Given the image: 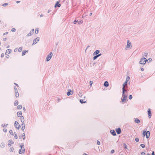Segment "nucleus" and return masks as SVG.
Returning a JSON list of instances; mask_svg holds the SVG:
<instances>
[{
  "instance_id": "nucleus-1",
  "label": "nucleus",
  "mask_w": 155,
  "mask_h": 155,
  "mask_svg": "<svg viewBox=\"0 0 155 155\" xmlns=\"http://www.w3.org/2000/svg\"><path fill=\"white\" fill-rule=\"evenodd\" d=\"M131 42L128 40L127 41V46L125 48V50H127L129 49H130L132 47V46L131 45Z\"/></svg>"
},
{
  "instance_id": "nucleus-2",
  "label": "nucleus",
  "mask_w": 155,
  "mask_h": 155,
  "mask_svg": "<svg viewBox=\"0 0 155 155\" xmlns=\"http://www.w3.org/2000/svg\"><path fill=\"white\" fill-rule=\"evenodd\" d=\"M20 147L21 148V149L19 150V153L20 154H22V153H24L25 151V149H24V145L21 144L20 146Z\"/></svg>"
},
{
  "instance_id": "nucleus-3",
  "label": "nucleus",
  "mask_w": 155,
  "mask_h": 155,
  "mask_svg": "<svg viewBox=\"0 0 155 155\" xmlns=\"http://www.w3.org/2000/svg\"><path fill=\"white\" fill-rule=\"evenodd\" d=\"M147 62V59L145 58H142L140 61L139 63L141 64H144Z\"/></svg>"
},
{
  "instance_id": "nucleus-4",
  "label": "nucleus",
  "mask_w": 155,
  "mask_h": 155,
  "mask_svg": "<svg viewBox=\"0 0 155 155\" xmlns=\"http://www.w3.org/2000/svg\"><path fill=\"white\" fill-rule=\"evenodd\" d=\"M127 97V95L124 94V92L123 91L122 98L121 99L122 102H125L126 100Z\"/></svg>"
},
{
  "instance_id": "nucleus-5",
  "label": "nucleus",
  "mask_w": 155,
  "mask_h": 155,
  "mask_svg": "<svg viewBox=\"0 0 155 155\" xmlns=\"http://www.w3.org/2000/svg\"><path fill=\"white\" fill-rule=\"evenodd\" d=\"M52 55L53 54L52 52H51L50 54L47 56L46 61H49L51 58L52 57Z\"/></svg>"
},
{
  "instance_id": "nucleus-6",
  "label": "nucleus",
  "mask_w": 155,
  "mask_h": 155,
  "mask_svg": "<svg viewBox=\"0 0 155 155\" xmlns=\"http://www.w3.org/2000/svg\"><path fill=\"white\" fill-rule=\"evenodd\" d=\"M127 82H125L123 84V87L122 88L123 91L124 92H125L127 91V90L125 89V87L126 86H127Z\"/></svg>"
},
{
  "instance_id": "nucleus-7",
  "label": "nucleus",
  "mask_w": 155,
  "mask_h": 155,
  "mask_svg": "<svg viewBox=\"0 0 155 155\" xmlns=\"http://www.w3.org/2000/svg\"><path fill=\"white\" fill-rule=\"evenodd\" d=\"M39 38L38 37L36 38L34 40L32 45L35 44L37 43L38 41H39Z\"/></svg>"
},
{
  "instance_id": "nucleus-8",
  "label": "nucleus",
  "mask_w": 155,
  "mask_h": 155,
  "mask_svg": "<svg viewBox=\"0 0 155 155\" xmlns=\"http://www.w3.org/2000/svg\"><path fill=\"white\" fill-rule=\"evenodd\" d=\"M15 127L17 129H19L20 127V125L18 122L16 121L15 122Z\"/></svg>"
},
{
  "instance_id": "nucleus-9",
  "label": "nucleus",
  "mask_w": 155,
  "mask_h": 155,
  "mask_svg": "<svg viewBox=\"0 0 155 155\" xmlns=\"http://www.w3.org/2000/svg\"><path fill=\"white\" fill-rule=\"evenodd\" d=\"M150 132L149 131H148L146 133V136L147 138H148L150 136Z\"/></svg>"
},
{
  "instance_id": "nucleus-10",
  "label": "nucleus",
  "mask_w": 155,
  "mask_h": 155,
  "mask_svg": "<svg viewBox=\"0 0 155 155\" xmlns=\"http://www.w3.org/2000/svg\"><path fill=\"white\" fill-rule=\"evenodd\" d=\"M148 112V117L150 118H151V112L150 111V109H149L147 111Z\"/></svg>"
},
{
  "instance_id": "nucleus-11",
  "label": "nucleus",
  "mask_w": 155,
  "mask_h": 155,
  "mask_svg": "<svg viewBox=\"0 0 155 155\" xmlns=\"http://www.w3.org/2000/svg\"><path fill=\"white\" fill-rule=\"evenodd\" d=\"M25 125L23 123V124H21V129L22 130H24L25 129Z\"/></svg>"
},
{
  "instance_id": "nucleus-12",
  "label": "nucleus",
  "mask_w": 155,
  "mask_h": 155,
  "mask_svg": "<svg viewBox=\"0 0 155 155\" xmlns=\"http://www.w3.org/2000/svg\"><path fill=\"white\" fill-rule=\"evenodd\" d=\"M116 132L117 134H119L121 133V129L120 128H118L116 130Z\"/></svg>"
},
{
  "instance_id": "nucleus-13",
  "label": "nucleus",
  "mask_w": 155,
  "mask_h": 155,
  "mask_svg": "<svg viewBox=\"0 0 155 155\" xmlns=\"http://www.w3.org/2000/svg\"><path fill=\"white\" fill-rule=\"evenodd\" d=\"M110 133L114 136H116V134L114 130H111L110 131Z\"/></svg>"
},
{
  "instance_id": "nucleus-14",
  "label": "nucleus",
  "mask_w": 155,
  "mask_h": 155,
  "mask_svg": "<svg viewBox=\"0 0 155 155\" xmlns=\"http://www.w3.org/2000/svg\"><path fill=\"white\" fill-rule=\"evenodd\" d=\"M100 52V51L99 50H97L96 51H95L93 54V55L94 56L96 55L97 54H99Z\"/></svg>"
},
{
  "instance_id": "nucleus-15",
  "label": "nucleus",
  "mask_w": 155,
  "mask_h": 155,
  "mask_svg": "<svg viewBox=\"0 0 155 155\" xmlns=\"http://www.w3.org/2000/svg\"><path fill=\"white\" fill-rule=\"evenodd\" d=\"M61 4H59V2H57L56 3L54 7L55 8L56 7H60L61 6Z\"/></svg>"
},
{
  "instance_id": "nucleus-16",
  "label": "nucleus",
  "mask_w": 155,
  "mask_h": 155,
  "mask_svg": "<svg viewBox=\"0 0 155 155\" xmlns=\"http://www.w3.org/2000/svg\"><path fill=\"white\" fill-rule=\"evenodd\" d=\"M8 142L9 143L8 144V145L9 147H10L11 146L12 144H13L14 143L13 141L10 140H9Z\"/></svg>"
},
{
  "instance_id": "nucleus-17",
  "label": "nucleus",
  "mask_w": 155,
  "mask_h": 155,
  "mask_svg": "<svg viewBox=\"0 0 155 155\" xmlns=\"http://www.w3.org/2000/svg\"><path fill=\"white\" fill-rule=\"evenodd\" d=\"M11 50L10 49H8L6 51L5 54L6 55L8 54L11 53Z\"/></svg>"
},
{
  "instance_id": "nucleus-18",
  "label": "nucleus",
  "mask_w": 155,
  "mask_h": 155,
  "mask_svg": "<svg viewBox=\"0 0 155 155\" xmlns=\"http://www.w3.org/2000/svg\"><path fill=\"white\" fill-rule=\"evenodd\" d=\"M104 86L106 87H107L109 86V84L108 82L107 81L105 82L104 84Z\"/></svg>"
},
{
  "instance_id": "nucleus-19",
  "label": "nucleus",
  "mask_w": 155,
  "mask_h": 155,
  "mask_svg": "<svg viewBox=\"0 0 155 155\" xmlns=\"http://www.w3.org/2000/svg\"><path fill=\"white\" fill-rule=\"evenodd\" d=\"M135 122L136 123L139 124L140 123V121L138 119L136 118L135 120Z\"/></svg>"
},
{
  "instance_id": "nucleus-20",
  "label": "nucleus",
  "mask_w": 155,
  "mask_h": 155,
  "mask_svg": "<svg viewBox=\"0 0 155 155\" xmlns=\"http://www.w3.org/2000/svg\"><path fill=\"white\" fill-rule=\"evenodd\" d=\"M17 114L18 117H20L22 115V113L21 111H19L17 112Z\"/></svg>"
},
{
  "instance_id": "nucleus-21",
  "label": "nucleus",
  "mask_w": 155,
  "mask_h": 155,
  "mask_svg": "<svg viewBox=\"0 0 155 155\" xmlns=\"http://www.w3.org/2000/svg\"><path fill=\"white\" fill-rule=\"evenodd\" d=\"M21 122L23 123L24 121V118L23 116H22L21 118Z\"/></svg>"
},
{
  "instance_id": "nucleus-22",
  "label": "nucleus",
  "mask_w": 155,
  "mask_h": 155,
  "mask_svg": "<svg viewBox=\"0 0 155 155\" xmlns=\"http://www.w3.org/2000/svg\"><path fill=\"white\" fill-rule=\"evenodd\" d=\"M15 95L16 97H18L19 96V93L18 92H16L15 93Z\"/></svg>"
},
{
  "instance_id": "nucleus-23",
  "label": "nucleus",
  "mask_w": 155,
  "mask_h": 155,
  "mask_svg": "<svg viewBox=\"0 0 155 155\" xmlns=\"http://www.w3.org/2000/svg\"><path fill=\"white\" fill-rule=\"evenodd\" d=\"M22 107V106L21 105H19L17 107V108L18 109H21Z\"/></svg>"
},
{
  "instance_id": "nucleus-24",
  "label": "nucleus",
  "mask_w": 155,
  "mask_h": 155,
  "mask_svg": "<svg viewBox=\"0 0 155 155\" xmlns=\"http://www.w3.org/2000/svg\"><path fill=\"white\" fill-rule=\"evenodd\" d=\"M5 147V143L4 142H2L1 143V147Z\"/></svg>"
},
{
  "instance_id": "nucleus-25",
  "label": "nucleus",
  "mask_w": 155,
  "mask_h": 155,
  "mask_svg": "<svg viewBox=\"0 0 155 155\" xmlns=\"http://www.w3.org/2000/svg\"><path fill=\"white\" fill-rule=\"evenodd\" d=\"M18 101L17 100L15 101V104H14L15 105V106H16L17 105H18Z\"/></svg>"
},
{
  "instance_id": "nucleus-26",
  "label": "nucleus",
  "mask_w": 155,
  "mask_h": 155,
  "mask_svg": "<svg viewBox=\"0 0 155 155\" xmlns=\"http://www.w3.org/2000/svg\"><path fill=\"white\" fill-rule=\"evenodd\" d=\"M130 77L129 76H127V77L126 80V81H125V82H127L130 80Z\"/></svg>"
},
{
  "instance_id": "nucleus-27",
  "label": "nucleus",
  "mask_w": 155,
  "mask_h": 155,
  "mask_svg": "<svg viewBox=\"0 0 155 155\" xmlns=\"http://www.w3.org/2000/svg\"><path fill=\"white\" fill-rule=\"evenodd\" d=\"M22 47H20L19 48L18 51L19 52H21V51L22 50Z\"/></svg>"
},
{
  "instance_id": "nucleus-28",
  "label": "nucleus",
  "mask_w": 155,
  "mask_h": 155,
  "mask_svg": "<svg viewBox=\"0 0 155 155\" xmlns=\"http://www.w3.org/2000/svg\"><path fill=\"white\" fill-rule=\"evenodd\" d=\"M14 136L16 139H17L18 138L17 134L15 132L14 133Z\"/></svg>"
},
{
  "instance_id": "nucleus-29",
  "label": "nucleus",
  "mask_w": 155,
  "mask_h": 155,
  "mask_svg": "<svg viewBox=\"0 0 155 155\" xmlns=\"http://www.w3.org/2000/svg\"><path fill=\"white\" fill-rule=\"evenodd\" d=\"M146 131L145 130H143V136H146Z\"/></svg>"
},
{
  "instance_id": "nucleus-30",
  "label": "nucleus",
  "mask_w": 155,
  "mask_h": 155,
  "mask_svg": "<svg viewBox=\"0 0 155 155\" xmlns=\"http://www.w3.org/2000/svg\"><path fill=\"white\" fill-rule=\"evenodd\" d=\"M26 51H27V52H28V51H22V56H23L25 54V52Z\"/></svg>"
},
{
  "instance_id": "nucleus-31",
  "label": "nucleus",
  "mask_w": 155,
  "mask_h": 155,
  "mask_svg": "<svg viewBox=\"0 0 155 155\" xmlns=\"http://www.w3.org/2000/svg\"><path fill=\"white\" fill-rule=\"evenodd\" d=\"M13 150H14L13 147H10L9 150L11 152H13Z\"/></svg>"
},
{
  "instance_id": "nucleus-32",
  "label": "nucleus",
  "mask_w": 155,
  "mask_h": 155,
  "mask_svg": "<svg viewBox=\"0 0 155 155\" xmlns=\"http://www.w3.org/2000/svg\"><path fill=\"white\" fill-rule=\"evenodd\" d=\"M38 28H36L35 29V33L36 34H38V33L39 31H38Z\"/></svg>"
},
{
  "instance_id": "nucleus-33",
  "label": "nucleus",
  "mask_w": 155,
  "mask_h": 155,
  "mask_svg": "<svg viewBox=\"0 0 155 155\" xmlns=\"http://www.w3.org/2000/svg\"><path fill=\"white\" fill-rule=\"evenodd\" d=\"M80 102L81 104H82V103H85L86 102V101H84L83 100H80Z\"/></svg>"
},
{
  "instance_id": "nucleus-34",
  "label": "nucleus",
  "mask_w": 155,
  "mask_h": 155,
  "mask_svg": "<svg viewBox=\"0 0 155 155\" xmlns=\"http://www.w3.org/2000/svg\"><path fill=\"white\" fill-rule=\"evenodd\" d=\"M135 141L137 142H138L139 141V139L138 137H136L135 138Z\"/></svg>"
},
{
  "instance_id": "nucleus-35",
  "label": "nucleus",
  "mask_w": 155,
  "mask_h": 155,
  "mask_svg": "<svg viewBox=\"0 0 155 155\" xmlns=\"http://www.w3.org/2000/svg\"><path fill=\"white\" fill-rule=\"evenodd\" d=\"M22 137L23 139L24 140L25 138V134L24 133H23L22 134Z\"/></svg>"
},
{
  "instance_id": "nucleus-36",
  "label": "nucleus",
  "mask_w": 155,
  "mask_h": 155,
  "mask_svg": "<svg viewBox=\"0 0 155 155\" xmlns=\"http://www.w3.org/2000/svg\"><path fill=\"white\" fill-rule=\"evenodd\" d=\"M123 145H124V147L125 149H127V145H126V144L125 143H124Z\"/></svg>"
},
{
  "instance_id": "nucleus-37",
  "label": "nucleus",
  "mask_w": 155,
  "mask_h": 155,
  "mask_svg": "<svg viewBox=\"0 0 155 155\" xmlns=\"http://www.w3.org/2000/svg\"><path fill=\"white\" fill-rule=\"evenodd\" d=\"M83 21L82 20H81L78 22V23L79 24H82L83 23Z\"/></svg>"
},
{
  "instance_id": "nucleus-38",
  "label": "nucleus",
  "mask_w": 155,
  "mask_h": 155,
  "mask_svg": "<svg viewBox=\"0 0 155 155\" xmlns=\"http://www.w3.org/2000/svg\"><path fill=\"white\" fill-rule=\"evenodd\" d=\"M140 145L142 147V148H144L145 147V145L143 144H141Z\"/></svg>"
},
{
  "instance_id": "nucleus-39",
  "label": "nucleus",
  "mask_w": 155,
  "mask_h": 155,
  "mask_svg": "<svg viewBox=\"0 0 155 155\" xmlns=\"http://www.w3.org/2000/svg\"><path fill=\"white\" fill-rule=\"evenodd\" d=\"M34 29H33L31 30V31H30V33H31L33 34L34 33Z\"/></svg>"
},
{
  "instance_id": "nucleus-40",
  "label": "nucleus",
  "mask_w": 155,
  "mask_h": 155,
  "mask_svg": "<svg viewBox=\"0 0 155 155\" xmlns=\"http://www.w3.org/2000/svg\"><path fill=\"white\" fill-rule=\"evenodd\" d=\"M14 89L15 90V92L16 93V92H18L17 89L16 87H14Z\"/></svg>"
},
{
  "instance_id": "nucleus-41",
  "label": "nucleus",
  "mask_w": 155,
  "mask_h": 155,
  "mask_svg": "<svg viewBox=\"0 0 155 155\" xmlns=\"http://www.w3.org/2000/svg\"><path fill=\"white\" fill-rule=\"evenodd\" d=\"M78 22V20H75L74 21V24H76Z\"/></svg>"
},
{
  "instance_id": "nucleus-42",
  "label": "nucleus",
  "mask_w": 155,
  "mask_h": 155,
  "mask_svg": "<svg viewBox=\"0 0 155 155\" xmlns=\"http://www.w3.org/2000/svg\"><path fill=\"white\" fill-rule=\"evenodd\" d=\"M8 3H5L3 4L2 6H5L8 5Z\"/></svg>"
},
{
  "instance_id": "nucleus-43",
  "label": "nucleus",
  "mask_w": 155,
  "mask_h": 155,
  "mask_svg": "<svg viewBox=\"0 0 155 155\" xmlns=\"http://www.w3.org/2000/svg\"><path fill=\"white\" fill-rule=\"evenodd\" d=\"M16 31V29L15 28H12V32H15Z\"/></svg>"
},
{
  "instance_id": "nucleus-44",
  "label": "nucleus",
  "mask_w": 155,
  "mask_h": 155,
  "mask_svg": "<svg viewBox=\"0 0 155 155\" xmlns=\"http://www.w3.org/2000/svg\"><path fill=\"white\" fill-rule=\"evenodd\" d=\"M9 133L11 135H13V131L12 130H10L9 131Z\"/></svg>"
},
{
  "instance_id": "nucleus-45",
  "label": "nucleus",
  "mask_w": 155,
  "mask_h": 155,
  "mask_svg": "<svg viewBox=\"0 0 155 155\" xmlns=\"http://www.w3.org/2000/svg\"><path fill=\"white\" fill-rule=\"evenodd\" d=\"M97 144L98 145H100V144H101V143H100V141H99V140H97Z\"/></svg>"
},
{
  "instance_id": "nucleus-46",
  "label": "nucleus",
  "mask_w": 155,
  "mask_h": 155,
  "mask_svg": "<svg viewBox=\"0 0 155 155\" xmlns=\"http://www.w3.org/2000/svg\"><path fill=\"white\" fill-rule=\"evenodd\" d=\"M31 35V33L30 32L27 35V36L28 37L30 36Z\"/></svg>"
},
{
  "instance_id": "nucleus-47",
  "label": "nucleus",
  "mask_w": 155,
  "mask_h": 155,
  "mask_svg": "<svg viewBox=\"0 0 155 155\" xmlns=\"http://www.w3.org/2000/svg\"><path fill=\"white\" fill-rule=\"evenodd\" d=\"M93 84V81H90V85L91 86V85Z\"/></svg>"
},
{
  "instance_id": "nucleus-48",
  "label": "nucleus",
  "mask_w": 155,
  "mask_h": 155,
  "mask_svg": "<svg viewBox=\"0 0 155 155\" xmlns=\"http://www.w3.org/2000/svg\"><path fill=\"white\" fill-rule=\"evenodd\" d=\"M132 96L131 95H130L129 96V99L130 100H131L132 99Z\"/></svg>"
},
{
  "instance_id": "nucleus-49",
  "label": "nucleus",
  "mask_w": 155,
  "mask_h": 155,
  "mask_svg": "<svg viewBox=\"0 0 155 155\" xmlns=\"http://www.w3.org/2000/svg\"><path fill=\"white\" fill-rule=\"evenodd\" d=\"M4 56V54L3 53H2L1 54V57L3 58Z\"/></svg>"
},
{
  "instance_id": "nucleus-50",
  "label": "nucleus",
  "mask_w": 155,
  "mask_h": 155,
  "mask_svg": "<svg viewBox=\"0 0 155 155\" xmlns=\"http://www.w3.org/2000/svg\"><path fill=\"white\" fill-rule=\"evenodd\" d=\"M97 58L96 57V56L95 55V56H94V57H93V59L94 60H95L96 59V58Z\"/></svg>"
},
{
  "instance_id": "nucleus-51",
  "label": "nucleus",
  "mask_w": 155,
  "mask_h": 155,
  "mask_svg": "<svg viewBox=\"0 0 155 155\" xmlns=\"http://www.w3.org/2000/svg\"><path fill=\"white\" fill-rule=\"evenodd\" d=\"M145 154H146L144 152H142L141 153V154L142 155H145Z\"/></svg>"
},
{
  "instance_id": "nucleus-52",
  "label": "nucleus",
  "mask_w": 155,
  "mask_h": 155,
  "mask_svg": "<svg viewBox=\"0 0 155 155\" xmlns=\"http://www.w3.org/2000/svg\"><path fill=\"white\" fill-rule=\"evenodd\" d=\"M114 152V150H112L111 151V153H113Z\"/></svg>"
},
{
  "instance_id": "nucleus-53",
  "label": "nucleus",
  "mask_w": 155,
  "mask_h": 155,
  "mask_svg": "<svg viewBox=\"0 0 155 155\" xmlns=\"http://www.w3.org/2000/svg\"><path fill=\"white\" fill-rule=\"evenodd\" d=\"M3 130L4 131L6 132L7 131V130L6 129H3Z\"/></svg>"
},
{
  "instance_id": "nucleus-54",
  "label": "nucleus",
  "mask_w": 155,
  "mask_h": 155,
  "mask_svg": "<svg viewBox=\"0 0 155 155\" xmlns=\"http://www.w3.org/2000/svg\"><path fill=\"white\" fill-rule=\"evenodd\" d=\"M67 95L68 96H69L70 95V92L69 91H68L67 93Z\"/></svg>"
},
{
  "instance_id": "nucleus-55",
  "label": "nucleus",
  "mask_w": 155,
  "mask_h": 155,
  "mask_svg": "<svg viewBox=\"0 0 155 155\" xmlns=\"http://www.w3.org/2000/svg\"><path fill=\"white\" fill-rule=\"evenodd\" d=\"M8 33V32H6L5 33H4L3 35H6Z\"/></svg>"
},
{
  "instance_id": "nucleus-56",
  "label": "nucleus",
  "mask_w": 155,
  "mask_h": 155,
  "mask_svg": "<svg viewBox=\"0 0 155 155\" xmlns=\"http://www.w3.org/2000/svg\"><path fill=\"white\" fill-rule=\"evenodd\" d=\"M7 40V38H3V40L4 41H5Z\"/></svg>"
},
{
  "instance_id": "nucleus-57",
  "label": "nucleus",
  "mask_w": 155,
  "mask_h": 155,
  "mask_svg": "<svg viewBox=\"0 0 155 155\" xmlns=\"http://www.w3.org/2000/svg\"><path fill=\"white\" fill-rule=\"evenodd\" d=\"M141 70L142 71H144V69L143 68H141Z\"/></svg>"
},
{
  "instance_id": "nucleus-58",
  "label": "nucleus",
  "mask_w": 155,
  "mask_h": 155,
  "mask_svg": "<svg viewBox=\"0 0 155 155\" xmlns=\"http://www.w3.org/2000/svg\"><path fill=\"white\" fill-rule=\"evenodd\" d=\"M152 155H154V151H153L151 154Z\"/></svg>"
},
{
  "instance_id": "nucleus-59",
  "label": "nucleus",
  "mask_w": 155,
  "mask_h": 155,
  "mask_svg": "<svg viewBox=\"0 0 155 155\" xmlns=\"http://www.w3.org/2000/svg\"><path fill=\"white\" fill-rule=\"evenodd\" d=\"M15 85H16L17 86H18V84H17L16 83H14V84Z\"/></svg>"
},
{
  "instance_id": "nucleus-60",
  "label": "nucleus",
  "mask_w": 155,
  "mask_h": 155,
  "mask_svg": "<svg viewBox=\"0 0 155 155\" xmlns=\"http://www.w3.org/2000/svg\"><path fill=\"white\" fill-rule=\"evenodd\" d=\"M20 2L19 1H16V3H19Z\"/></svg>"
},
{
  "instance_id": "nucleus-61",
  "label": "nucleus",
  "mask_w": 155,
  "mask_h": 155,
  "mask_svg": "<svg viewBox=\"0 0 155 155\" xmlns=\"http://www.w3.org/2000/svg\"><path fill=\"white\" fill-rule=\"evenodd\" d=\"M2 126L3 127H4L5 126V124H2Z\"/></svg>"
},
{
  "instance_id": "nucleus-62",
  "label": "nucleus",
  "mask_w": 155,
  "mask_h": 155,
  "mask_svg": "<svg viewBox=\"0 0 155 155\" xmlns=\"http://www.w3.org/2000/svg\"><path fill=\"white\" fill-rule=\"evenodd\" d=\"M17 50V48L16 49H15V50H14V51L15 52H16Z\"/></svg>"
},
{
  "instance_id": "nucleus-63",
  "label": "nucleus",
  "mask_w": 155,
  "mask_h": 155,
  "mask_svg": "<svg viewBox=\"0 0 155 155\" xmlns=\"http://www.w3.org/2000/svg\"><path fill=\"white\" fill-rule=\"evenodd\" d=\"M9 55H7V56H6V57L7 58H9Z\"/></svg>"
},
{
  "instance_id": "nucleus-64",
  "label": "nucleus",
  "mask_w": 155,
  "mask_h": 155,
  "mask_svg": "<svg viewBox=\"0 0 155 155\" xmlns=\"http://www.w3.org/2000/svg\"><path fill=\"white\" fill-rule=\"evenodd\" d=\"M83 155H88L87 154L85 153H84L83 154Z\"/></svg>"
}]
</instances>
